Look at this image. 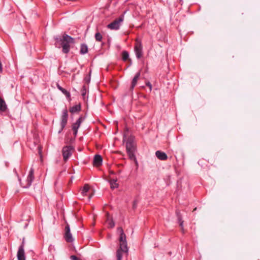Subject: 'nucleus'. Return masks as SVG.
<instances>
[{"instance_id": "obj_36", "label": "nucleus", "mask_w": 260, "mask_h": 260, "mask_svg": "<svg viewBox=\"0 0 260 260\" xmlns=\"http://www.w3.org/2000/svg\"><path fill=\"white\" fill-rule=\"evenodd\" d=\"M91 197H92V195H90V196H89V199H90V198H91Z\"/></svg>"}, {"instance_id": "obj_2", "label": "nucleus", "mask_w": 260, "mask_h": 260, "mask_svg": "<svg viewBox=\"0 0 260 260\" xmlns=\"http://www.w3.org/2000/svg\"><path fill=\"white\" fill-rule=\"evenodd\" d=\"M54 39L56 41V46H57L58 44H59L62 47V52L65 54H67L69 52L71 44L74 43V39L66 34L63 35L62 37L59 36H56L54 37Z\"/></svg>"}, {"instance_id": "obj_34", "label": "nucleus", "mask_w": 260, "mask_h": 260, "mask_svg": "<svg viewBox=\"0 0 260 260\" xmlns=\"http://www.w3.org/2000/svg\"><path fill=\"white\" fill-rule=\"evenodd\" d=\"M73 131L74 135L75 136V137H76L78 133V129L73 130Z\"/></svg>"}, {"instance_id": "obj_24", "label": "nucleus", "mask_w": 260, "mask_h": 260, "mask_svg": "<svg viewBox=\"0 0 260 260\" xmlns=\"http://www.w3.org/2000/svg\"><path fill=\"white\" fill-rule=\"evenodd\" d=\"M84 81H85V82H86L87 84H88L90 82V74L89 75H87L84 77Z\"/></svg>"}, {"instance_id": "obj_9", "label": "nucleus", "mask_w": 260, "mask_h": 260, "mask_svg": "<svg viewBox=\"0 0 260 260\" xmlns=\"http://www.w3.org/2000/svg\"><path fill=\"white\" fill-rule=\"evenodd\" d=\"M65 233L64 235V238L65 240L69 243H71L74 241V238L70 231V226L67 224L65 226Z\"/></svg>"}, {"instance_id": "obj_19", "label": "nucleus", "mask_w": 260, "mask_h": 260, "mask_svg": "<svg viewBox=\"0 0 260 260\" xmlns=\"http://www.w3.org/2000/svg\"><path fill=\"white\" fill-rule=\"evenodd\" d=\"M88 52L87 45L84 43L82 44L80 46V53L81 54H85Z\"/></svg>"}, {"instance_id": "obj_4", "label": "nucleus", "mask_w": 260, "mask_h": 260, "mask_svg": "<svg viewBox=\"0 0 260 260\" xmlns=\"http://www.w3.org/2000/svg\"><path fill=\"white\" fill-rule=\"evenodd\" d=\"M134 51L137 59H140L142 57L143 54L142 43L138 38L135 40Z\"/></svg>"}, {"instance_id": "obj_31", "label": "nucleus", "mask_w": 260, "mask_h": 260, "mask_svg": "<svg viewBox=\"0 0 260 260\" xmlns=\"http://www.w3.org/2000/svg\"><path fill=\"white\" fill-rule=\"evenodd\" d=\"M24 245H25V238H23L22 239V243L19 247L22 246V249H24Z\"/></svg>"}, {"instance_id": "obj_14", "label": "nucleus", "mask_w": 260, "mask_h": 260, "mask_svg": "<svg viewBox=\"0 0 260 260\" xmlns=\"http://www.w3.org/2000/svg\"><path fill=\"white\" fill-rule=\"evenodd\" d=\"M17 256L18 260H25L24 249H22V246L19 247L18 250L17 251Z\"/></svg>"}, {"instance_id": "obj_25", "label": "nucleus", "mask_w": 260, "mask_h": 260, "mask_svg": "<svg viewBox=\"0 0 260 260\" xmlns=\"http://www.w3.org/2000/svg\"><path fill=\"white\" fill-rule=\"evenodd\" d=\"M86 86H85V85H83L82 87V90H81V94L84 98L86 95Z\"/></svg>"}, {"instance_id": "obj_7", "label": "nucleus", "mask_w": 260, "mask_h": 260, "mask_svg": "<svg viewBox=\"0 0 260 260\" xmlns=\"http://www.w3.org/2000/svg\"><path fill=\"white\" fill-rule=\"evenodd\" d=\"M68 111L67 109L66 108L65 109H63L62 111L61 121L60 123L61 128L58 132L59 133H60L66 127L68 122Z\"/></svg>"}, {"instance_id": "obj_8", "label": "nucleus", "mask_w": 260, "mask_h": 260, "mask_svg": "<svg viewBox=\"0 0 260 260\" xmlns=\"http://www.w3.org/2000/svg\"><path fill=\"white\" fill-rule=\"evenodd\" d=\"M74 148L71 146H65L62 148V153L63 160L67 161L72 154Z\"/></svg>"}, {"instance_id": "obj_29", "label": "nucleus", "mask_w": 260, "mask_h": 260, "mask_svg": "<svg viewBox=\"0 0 260 260\" xmlns=\"http://www.w3.org/2000/svg\"><path fill=\"white\" fill-rule=\"evenodd\" d=\"M71 260H80L79 258L76 255H73L70 256Z\"/></svg>"}, {"instance_id": "obj_30", "label": "nucleus", "mask_w": 260, "mask_h": 260, "mask_svg": "<svg viewBox=\"0 0 260 260\" xmlns=\"http://www.w3.org/2000/svg\"><path fill=\"white\" fill-rule=\"evenodd\" d=\"M146 85L149 88L150 91H151L152 90V85L150 82H147L146 83Z\"/></svg>"}, {"instance_id": "obj_11", "label": "nucleus", "mask_w": 260, "mask_h": 260, "mask_svg": "<svg viewBox=\"0 0 260 260\" xmlns=\"http://www.w3.org/2000/svg\"><path fill=\"white\" fill-rule=\"evenodd\" d=\"M140 75H141L140 72H138L135 75L134 77L133 78V79L132 80V84H131V85L130 87L131 90L133 91V89H134L135 86L137 85L138 80L140 77Z\"/></svg>"}, {"instance_id": "obj_20", "label": "nucleus", "mask_w": 260, "mask_h": 260, "mask_svg": "<svg viewBox=\"0 0 260 260\" xmlns=\"http://www.w3.org/2000/svg\"><path fill=\"white\" fill-rule=\"evenodd\" d=\"M122 59L125 61L127 60H128L131 62H132V60L129 58V53L126 51H123L122 52Z\"/></svg>"}, {"instance_id": "obj_5", "label": "nucleus", "mask_w": 260, "mask_h": 260, "mask_svg": "<svg viewBox=\"0 0 260 260\" xmlns=\"http://www.w3.org/2000/svg\"><path fill=\"white\" fill-rule=\"evenodd\" d=\"M34 170L31 168L29 171L28 175L27 177L26 180L22 182L20 179H19L21 185L23 188H28L31 184L32 181L34 179Z\"/></svg>"}, {"instance_id": "obj_1", "label": "nucleus", "mask_w": 260, "mask_h": 260, "mask_svg": "<svg viewBox=\"0 0 260 260\" xmlns=\"http://www.w3.org/2000/svg\"><path fill=\"white\" fill-rule=\"evenodd\" d=\"M125 139L126 138L124 136L123 141H125L126 150L129 158L131 160L136 161L135 152L137 151V144L135 141V137L133 135H130L126 140Z\"/></svg>"}, {"instance_id": "obj_18", "label": "nucleus", "mask_w": 260, "mask_h": 260, "mask_svg": "<svg viewBox=\"0 0 260 260\" xmlns=\"http://www.w3.org/2000/svg\"><path fill=\"white\" fill-rule=\"evenodd\" d=\"M57 88L61 91L67 98H70L71 96V94L70 92L67 91L66 89H64L62 87H61L58 84H57Z\"/></svg>"}, {"instance_id": "obj_27", "label": "nucleus", "mask_w": 260, "mask_h": 260, "mask_svg": "<svg viewBox=\"0 0 260 260\" xmlns=\"http://www.w3.org/2000/svg\"><path fill=\"white\" fill-rule=\"evenodd\" d=\"M175 213H176V216H177V218L178 217H182V215H181V213H180V211L179 210L177 209L176 210Z\"/></svg>"}, {"instance_id": "obj_23", "label": "nucleus", "mask_w": 260, "mask_h": 260, "mask_svg": "<svg viewBox=\"0 0 260 260\" xmlns=\"http://www.w3.org/2000/svg\"><path fill=\"white\" fill-rule=\"evenodd\" d=\"M103 39V36L99 32H97L95 34V39L97 42H101Z\"/></svg>"}, {"instance_id": "obj_26", "label": "nucleus", "mask_w": 260, "mask_h": 260, "mask_svg": "<svg viewBox=\"0 0 260 260\" xmlns=\"http://www.w3.org/2000/svg\"><path fill=\"white\" fill-rule=\"evenodd\" d=\"M108 224L109 227L110 228H113L115 226V223L112 220L109 221Z\"/></svg>"}, {"instance_id": "obj_28", "label": "nucleus", "mask_w": 260, "mask_h": 260, "mask_svg": "<svg viewBox=\"0 0 260 260\" xmlns=\"http://www.w3.org/2000/svg\"><path fill=\"white\" fill-rule=\"evenodd\" d=\"M138 204V201L137 200H134L133 203V208L135 209L137 208Z\"/></svg>"}, {"instance_id": "obj_12", "label": "nucleus", "mask_w": 260, "mask_h": 260, "mask_svg": "<svg viewBox=\"0 0 260 260\" xmlns=\"http://www.w3.org/2000/svg\"><path fill=\"white\" fill-rule=\"evenodd\" d=\"M103 158L101 155L96 154L93 158V164L94 166L99 167L102 164Z\"/></svg>"}, {"instance_id": "obj_33", "label": "nucleus", "mask_w": 260, "mask_h": 260, "mask_svg": "<svg viewBox=\"0 0 260 260\" xmlns=\"http://www.w3.org/2000/svg\"><path fill=\"white\" fill-rule=\"evenodd\" d=\"M179 225L181 228L182 231H183V230H184V229H183V222H181V223H179Z\"/></svg>"}, {"instance_id": "obj_21", "label": "nucleus", "mask_w": 260, "mask_h": 260, "mask_svg": "<svg viewBox=\"0 0 260 260\" xmlns=\"http://www.w3.org/2000/svg\"><path fill=\"white\" fill-rule=\"evenodd\" d=\"M89 189V186L88 184H85L81 190L82 195L84 197L87 196V192H88Z\"/></svg>"}, {"instance_id": "obj_32", "label": "nucleus", "mask_w": 260, "mask_h": 260, "mask_svg": "<svg viewBox=\"0 0 260 260\" xmlns=\"http://www.w3.org/2000/svg\"><path fill=\"white\" fill-rule=\"evenodd\" d=\"M177 219H178V222L179 223H181V222H184V221L183 220L182 217H178Z\"/></svg>"}, {"instance_id": "obj_37", "label": "nucleus", "mask_w": 260, "mask_h": 260, "mask_svg": "<svg viewBox=\"0 0 260 260\" xmlns=\"http://www.w3.org/2000/svg\"><path fill=\"white\" fill-rule=\"evenodd\" d=\"M121 172V171H118V173H120Z\"/></svg>"}, {"instance_id": "obj_22", "label": "nucleus", "mask_w": 260, "mask_h": 260, "mask_svg": "<svg viewBox=\"0 0 260 260\" xmlns=\"http://www.w3.org/2000/svg\"><path fill=\"white\" fill-rule=\"evenodd\" d=\"M122 252H124L122 250L117 249L116 251V256L117 260H122Z\"/></svg>"}, {"instance_id": "obj_17", "label": "nucleus", "mask_w": 260, "mask_h": 260, "mask_svg": "<svg viewBox=\"0 0 260 260\" xmlns=\"http://www.w3.org/2000/svg\"><path fill=\"white\" fill-rule=\"evenodd\" d=\"M117 181L116 179H111L109 181L111 189H114L118 187L119 184L117 183Z\"/></svg>"}, {"instance_id": "obj_15", "label": "nucleus", "mask_w": 260, "mask_h": 260, "mask_svg": "<svg viewBox=\"0 0 260 260\" xmlns=\"http://www.w3.org/2000/svg\"><path fill=\"white\" fill-rule=\"evenodd\" d=\"M81 110V104H79L78 105H75V106L71 107L70 109V112L71 113L73 114V113L80 111Z\"/></svg>"}, {"instance_id": "obj_10", "label": "nucleus", "mask_w": 260, "mask_h": 260, "mask_svg": "<svg viewBox=\"0 0 260 260\" xmlns=\"http://www.w3.org/2000/svg\"><path fill=\"white\" fill-rule=\"evenodd\" d=\"M84 120V118L81 116L77 120L76 122L74 123L72 125V130H76L78 129L79 127L80 126L82 122Z\"/></svg>"}, {"instance_id": "obj_3", "label": "nucleus", "mask_w": 260, "mask_h": 260, "mask_svg": "<svg viewBox=\"0 0 260 260\" xmlns=\"http://www.w3.org/2000/svg\"><path fill=\"white\" fill-rule=\"evenodd\" d=\"M118 231L120 232L119 237V248L118 249L122 250L124 252L127 253L128 249L127 245L126 240V235L124 233L123 230L121 228H118Z\"/></svg>"}, {"instance_id": "obj_6", "label": "nucleus", "mask_w": 260, "mask_h": 260, "mask_svg": "<svg viewBox=\"0 0 260 260\" xmlns=\"http://www.w3.org/2000/svg\"><path fill=\"white\" fill-rule=\"evenodd\" d=\"M124 20V14L121 15L119 17L112 22L109 23L107 25V27L111 30H118L119 29L120 25V23Z\"/></svg>"}, {"instance_id": "obj_13", "label": "nucleus", "mask_w": 260, "mask_h": 260, "mask_svg": "<svg viewBox=\"0 0 260 260\" xmlns=\"http://www.w3.org/2000/svg\"><path fill=\"white\" fill-rule=\"evenodd\" d=\"M155 155L158 159L161 160H166L168 158L166 153L160 150H157L155 152Z\"/></svg>"}, {"instance_id": "obj_35", "label": "nucleus", "mask_w": 260, "mask_h": 260, "mask_svg": "<svg viewBox=\"0 0 260 260\" xmlns=\"http://www.w3.org/2000/svg\"><path fill=\"white\" fill-rule=\"evenodd\" d=\"M178 2L179 4H180L181 5H183V0H179Z\"/></svg>"}, {"instance_id": "obj_16", "label": "nucleus", "mask_w": 260, "mask_h": 260, "mask_svg": "<svg viewBox=\"0 0 260 260\" xmlns=\"http://www.w3.org/2000/svg\"><path fill=\"white\" fill-rule=\"evenodd\" d=\"M7 109V106L5 100L0 96V111L5 112Z\"/></svg>"}]
</instances>
